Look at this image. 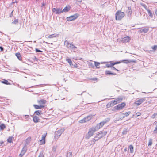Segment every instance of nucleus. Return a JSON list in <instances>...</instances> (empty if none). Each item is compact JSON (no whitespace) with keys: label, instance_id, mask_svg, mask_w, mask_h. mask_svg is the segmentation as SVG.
<instances>
[{"label":"nucleus","instance_id":"obj_1","mask_svg":"<svg viewBox=\"0 0 157 157\" xmlns=\"http://www.w3.org/2000/svg\"><path fill=\"white\" fill-rule=\"evenodd\" d=\"M47 101L44 99H41L37 101V103L39 105L34 104L33 106L36 109H40L44 108L45 107V104Z\"/></svg>","mask_w":157,"mask_h":157},{"label":"nucleus","instance_id":"obj_2","mask_svg":"<svg viewBox=\"0 0 157 157\" xmlns=\"http://www.w3.org/2000/svg\"><path fill=\"white\" fill-rule=\"evenodd\" d=\"M125 13L124 12L121 10H118L116 12L115 14V19L117 21L121 20L124 17Z\"/></svg>","mask_w":157,"mask_h":157},{"label":"nucleus","instance_id":"obj_3","mask_svg":"<svg viewBox=\"0 0 157 157\" xmlns=\"http://www.w3.org/2000/svg\"><path fill=\"white\" fill-rule=\"evenodd\" d=\"M126 106V104L125 103L122 102L114 106L113 109V111L121 110L125 107Z\"/></svg>","mask_w":157,"mask_h":157},{"label":"nucleus","instance_id":"obj_4","mask_svg":"<svg viewBox=\"0 0 157 157\" xmlns=\"http://www.w3.org/2000/svg\"><path fill=\"white\" fill-rule=\"evenodd\" d=\"M96 131V128L95 127H92L89 129L87 134L86 136V138L89 139L90 137L93 136Z\"/></svg>","mask_w":157,"mask_h":157},{"label":"nucleus","instance_id":"obj_5","mask_svg":"<svg viewBox=\"0 0 157 157\" xmlns=\"http://www.w3.org/2000/svg\"><path fill=\"white\" fill-rule=\"evenodd\" d=\"M107 133V132H101L98 134H96L95 136V138L97 137L98 139L96 140L95 139V140H98L99 139L105 136L106 135Z\"/></svg>","mask_w":157,"mask_h":157},{"label":"nucleus","instance_id":"obj_6","mask_svg":"<svg viewBox=\"0 0 157 157\" xmlns=\"http://www.w3.org/2000/svg\"><path fill=\"white\" fill-rule=\"evenodd\" d=\"M110 120L109 118L105 119L104 121H101L99 124H97V126L98 127V129L101 128L105 124L108 122Z\"/></svg>","mask_w":157,"mask_h":157},{"label":"nucleus","instance_id":"obj_7","mask_svg":"<svg viewBox=\"0 0 157 157\" xmlns=\"http://www.w3.org/2000/svg\"><path fill=\"white\" fill-rule=\"evenodd\" d=\"M64 131V129H61L56 131L55 132V138L56 139L58 138Z\"/></svg>","mask_w":157,"mask_h":157},{"label":"nucleus","instance_id":"obj_8","mask_svg":"<svg viewBox=\"0 0 157 157\" xmlns=\"http://www.w3.org/2000/svg\"><path fill=\"white\" fill-rule=\"evenodd\" d=\"M79 16L78 14L76 13L67 18V20L70 21L76 19Z\"/></svg>","mask_w":157,"mask_h":157},{"label":"nucleus","instance_id":"obj_9","mask_svg":"<svg viewBox=\"0 0 157 157\" xmlns=\"http://www.w3.org/2000/svg\"><path fill=\"white\" fill-rule=\"evenodd\" d=\"M145 101V98H141L135 101L134 104L136 106H138L140 105L142 103L144 102Z\"/></svg>","mask_w":157,"mask_h":157},{"label":"nucleus","instance_id":"obj_10","mask_svg":"<svg viewBox=\"0 0 157 157\" xmlns=\"http://www.w3.org/2000/svg\"><path fill=\"white\" fill-rule=\"evenodd\" d=\"M91 118V117L90 116H88L80 120L79 121V122L80 123H83L88 121L90 120Z\"/></svg>","mask_w":157,"mask_h":157},{"label":"nucleus","instance_id":"obj_11","mask_svg":"<svg viewBox=\"0 0 157 157\" xmlns=\"http://www.w3.org/2000/svg\"><path fill=\"white\" fill-rule=\"evenodd\" d=\"M47 133H46L44 134L42 136L41 139L40 140V144L42 145L45 144V138L47 135Z\"/></svg>","mask_w":157,"mask_h":157},{"label":"nucleus","instance_id":"obj_12","mask_svg":"<svg viewBox=\"0 0 157 157\" xmlns=\"http://www.w3.org/2000/svg\"><path fill=\"white\" fill-rule=\"evenodd\" d=\"M52 11L56 14H59L62 13V9L59 8H53L52 9Z\"/></svg>","mask_w":157,"mask_h":157},{"label":"nucleus","instance_id":"obj_13","mask_svg":"<svg viewBox=\"0 0 157 157\" xmlns=\"http://www.w3.org/2000/svg\"><path fill=\"white\" fill-rule=\"evenodd\" d=\"M116 102L113 100L111 101L110 102H109L106 105V107L107 108H109L115 105V103H116Z\"/></svg>","mask_w":157,"mask_h":157},{"label":"nucleus","instance_id":"obj_14","mask_svg":"<svg viewBox=\"0 0 157 157\" xmlns=\"http://www.w3.org/2000/svg\"><path fill=\"white\" fill-rule=\"evenodd\" d=\"M149 30V28L148 27L139 30V32L141 33H147Z\"/></svg>","mask_w":157,"mask_h":157},{"label":"nucleus","instance_id":"obj_15","mask_svg":"<svg viewBox=\"0 0 157 157\" xmlns=\"http://www.w3.org/2000/svg\"><path fill=\"white\" fill-rule=\"evenodd\" d=\"M130 40V38L129 36H127L122 38L121 40V42L123 43H126L129 42Z\"/></svg>","mask_w":157,"mask_h":157},{"label":"nucleus","instance_id":"obj_16","mask_svg":"<svg viewBox=\"0 0 157 157\" xmlns=\"http://www.w3.org/2000/svg\"><path fill=\"white\" fill-rule=\"evenodd\" d=\"M121 63V62H120L119 61H117L115 62H113V61H111L109 62L110 64L108 65L107 67H113L115 64H119Z\"/></svg>","mask_w":157,"mask_h":157},{"label":"nucleus","instance_id":"obj_17","mask_svg":"<svg viewBox=\"0 0 157 157\" xmlns=\"http://www.w3.org/2000/svg\"><path fill=\"white\" fill-rule=\"evenodd\" d=\"M66 46L67 48L71 49H74L76 48V47L75 46L72 44L71 43H67V44Z\"/></svg>","mask_w":157,"mask_h":157},{"label":"nucleus","instance_id":"obj_18","mask_svg":"<svg viewBox=\"0 0 157 157\" xmlns=\"http://www.w3.org/2000/svg\"><path fill=\"white\" fill-rule=\"evenodd\" d=\"M120 62H121L124 63H125L128 64L129 63L133 62V63H135L136 62L134 60H124L122 61H120Z\"/></svg>","mask_w":157,"mask_h":157},{"label":"nucleus","instance_id":"obj_19","mask_svg":"<svg viewBox=\"0 0 157 157\" xmlns=\"http://www.w3.org/2000/svg\"><path fill=\"white\" fill-rule=\"evenodd\" d=\"M70 7L69 6H66L65 7L63 10H62V13L63 12H66L70 10Z\"/></svg>","mask_w":157,"mask_h":157},{"label":"nucleus","instance_id":"obj_20","mask_svg":"<svg viewBox=\"0 0 157 157\" xmlns=\"http://www.w3.org/2000/svg\"><path fill=\"white\" fill-rule=\"evenodd\" d=\"M131 113V112L130 111H128L127 112L122 113V114L124 115L122 117V118L128 116Z\"/></svg>","mask_w":157,"mask_h":157},{"label":"nucleus","instance_id":"obj_21","mask_svg":"<svg viewBox=\"0 0 157 157\" xmlns=\"http://www.w3.org/2000/svg\"><path fill=\"white\" fill-rule=\"evenodd\" d=\"M123 100V98H118L116 99V100H113L116 101V103H115V105L117 104L118 103H120L121 101Z\"/></svg>","mask_w":157,"mask_h":157},{"label":"nucleus","instance_id":"obj_22","mask_svg":"<svg viewBox=\"0 0 157 157\" xmlns=\"http://www.w3.org/2000/svg\"><path fill=\"white\" fill-rule=\"evenodd\" d=\"M33 120L34 122L37 123L39 121V119L37 116H34L33 117Z\"/></svg>","mask_w":157,"mask_h":157},{"label":"nucleus","instance_id":"obj_23","mask_svg":"<svg viewBox=\"0 0 157 157\" xmlns=\"http://www.w3.org/2000/svg\"><path fill=\"white\" fill-rule=\"evenodd\" d=\"M31 140V138L30 137H28L25 140V143L26 144L29 143Z\"/></svg>","mask_w":157,"mask_h":157},{"label":"nucleus","instance_id":"obj_24","mask_svg":"<svg viewBox=\"0 0 157 157\" xmlns=\"http://www.w3.org/2000/svg\"><path fill=\"white\" fill-rule=\"evenodd\" d=\"M105 74L106 75H116V74H114L110 72V71H105Z\"/></svg>","mask_w":157,"mask_h":157},{"label":"nucleus","instance_id":"obj_25","mask_svg":"<svg viewBox=\"0 0 157 157\" xmlns=\"http://www.w3.org/2000/svg\"><path fill=\"white\" fill-rule=\"evenodd\" d=\"M130 152L131 153H133L134 152V148L133 146L132 145H130L129 146Z\"/></svg>","mask_w":157,"mask_h":157},{"label":"nucleus","instance_id":"obj_26","mask_svg":"<svg viewBox=\"0 0 157 157\" xmlns=\"http://www.w3.org/2000/svg\"><path fill=\"white\" fill-rule=\"evenodd\" d=\"M1 83L6 85H10V84L8 82L7 80L4 79L3 81L1 82Z\"/></svg>","mask_w":157,"mask_h":157},{"label":"nucleus","instance_id":"obj_27","mask_svg":"<svg viewBox=\"0 0 157 157\" xmlns=\"http://www.w3.org/2000/svg\"><path fill=\"white\" fill-rule=\"evenodd\" d=\"M147 11L148 12V13L149 14V15L150 17H153V14L151 11L149 9H147Z\"/></svg>","mask_w":157,"mask_h":157},{"label":"nucleus","instance_id":"obj_28","mask_svg":"<svg viewBox=\"0 0 157 157\" xmlns=\"http://www.w3.org/2000/svg\"><path fill=\"white\" fill-rule=\"evenodd\" d=\"M155 124L156 126L153 130V133L154 134H156L157 133V122L155 123Z\"/></svg>","mask_w":157,"mask_h":157},{"label":"nucleus","instance_id":"obj_29","mask_svg":"<svg viewBox=\"0 0 157 157\" xmlns=\"http://www.w3.org/2000/svg\"><path fill=\"white\" fill-rule=\"evenodd\" d=\"M13 137L10 136L9 137V138L7 140V141L9 143H11L12 142V141L13 140Z\"/></svg>","mask_w":157,"mask_h":157},{"label":"nucleus","instance_id":"obj_30","mask_svg":"<svg viewBox=\"0 0 157 157\" xmlns=\"http://www.w3.org/2000/svg\"><path fill=\"white\" fill-rule=\"evenodd\" d=\"M27 150V147L26 146H24L22 148V150L21 151V152H22L24 154L26 152Z\"/></svg>","mask_w":157,"mask_h":157},{"label":"nucleus","instance_id":"obj_31","mask_svg":"<svg viewBox=\"0 0 157 157\" xmlns=\"http://www.w3.org/2000/svg\"><path fill=\"white\" fill-rule=\"evenodd\" d=\"M16 56L19 60H21V57L19 53H16Z\"/></svg>","mask_w":157,"mask_h":157},{"label":"nucleus","instance_id":"obj_32","mask_svg":"<svg viewBox=\"0 0 157 157\" xmlns=\"http://www.w3.org/2000/svg\"><path fill=\"white\" fill-rule=\"evenodd\" d=\"M94 64L96 68H100L99 65L100 63H99L94 62Z\"/></svg>","mask_w":157,"mask_h":157},{"label":"nucleus","instance_id":"obj_33","mask_svg":"<svg viewBox=\"0 0 157 157\" xmlns=\"http://www.w3.org/2000/svg\"><path fill=\"white\" fill-rule=\"evenodd\" d=\"M152 144V140L151 139H150L149 140V142L148 143V146H151Z\"/></svg>","mask_w":157,"mask_h":157},{"label":"nucleus","instance_id":"obj_34","mask_svg":"<svg viewBox=\"0 0 157 157\" xmlns=\"http://www.w3.org/2000/svg\"><path fill=\"white\" fill-rule=\"evenodd\" d=\"M66 61L70 65H72V63L71 60L69 59H66Z\"/></svg>","mask_w":157,"mask_h":157},{"label":"nucleus","instance_id":"obj_35","mask_svg":"<svg viewBox=\"0 0 157 157\" xmlns=\"http://www.w3.org/2000/svg\"><path fill=\"white\" fill-rule=\"evenodd\" d=\"M6 128V126L4 124H2L0 125V128L1 130H3Z\"/></svg>","mask_w":157,"mask_h":157},{"label":"nucleus","instance_id":"obj_36","mask_svg":"<svg viewBox=\"0 0 157 157\" xmlns=\"http://www.w3.org/2000/svg\"><path fill=\"white\" fill-rule=\"evenodd\" d=\"M34 113L37 115H40L41 114V111L40 110H37L35 111Z\"/></svg>","mask_w":157,"mask_h":157},{"label":"nucleus","instance_id":"obj_37","mask_svg":"<svg viewBox=\"0 0 157 157\" xmlns=\"http://www.w3.org/2000/svg\"><path fill=\"white\" fill-rule=\"evenodd\" d=\"M56 37V36H55L54 34H52L48 36V38H52L54 37Z\"/></svg>","mask_w":157,"mask_h":157},{"label":"nucleus","instance_id":"obj_38","mask_svg":"<svg viewBox=\"0 0 157 157\" xmlns=\"http://www.w3.org/2000/svg\"><path fill=\"white\" fill-rule=\"evenodd\" d=\"M18 22V19H16L14 20L13 22L12 23L14 24H17Z\"/></svg>","mask_w":157,"mask_h":157},{"label":"nucleus","instance_id":"obj_39","mask_svg":"<svg viewBox=\"0 0 157 157\" xmlns=\"http://www.w3.org/2000/svg\"><path fill=\"white\" fill-rule=\"evenodd\" d=\"M151 48L154 50H156L157 49V45H155L152 46L151 47Z\"/></svg>","mask_w":157,"mask_h":157},{"label":"nucleus","instance_id":"obj_40","mask_svg":"<svg viewBox=\"0 0 157 157\" xmlns=\"http://www.w3.org/2000/svg\"><path fill=\"white\" fill-rule=\"evenodd\" d=\"M38 157H44L43 153L42 152H40Z\"/></svg>","mask_w":157,"mask_h":157},{"label":"nucleus","instance_id":"obj_41","mask_svg":"<svg viewBox=\"0 0 157 157\" xmlns=\"http://www.w3.org/2000/svg\"><path fill=\"white\" fill-rule=\"evenodd\" d=\"M24 155V154L21 151L20 154L19 155V156L20 157H22Z\"/></svg>","mask_w":157,"mask_h":157},{"label":"nucleus","instance_id":"obj_42","mask_svg":"<svg viewBox=\"0 0 157 157\" xmlns=\"http://www.w3.org/2000/svg\"><path fill=\"white\" fill-rule=\"evenodd\" d=\"M25 118L28 119L29 118V116L28 115H25Z\"/></svg>","mask_w":157,"mask_h":157},{"label":"nucleus","instance_id":"obj_43","mask_svg":"<svg viewBox=\"0 0 157 157\" xmlns=\"http://www.w3.org/2000/svg\"><path fill=\"white\" fill-rule=\"evenodd\" d=\"M36 52H42V51L40 50H39V49H36Z\"/></svg>","mask_w":157,"mask_h":157},{"label":"nucleus","instance_id":"obj_44","mask_svg":"<svg viewBox=\"0 0 157 157\" xmlns=\"http://www.w3.org/2000/svg\"><path fill=\"white\" fill-rule=\"evenodd\" d=\"M136 115H137V116H140L141 115V113H139V112L137 113H136Z\"/></svg>","mask_w":157,"mask_h":157},{"label":"nucleus","instance_id":"obj_45","mask_svg":"<svg viewBox=\"0 0 157 157\" xmlns=\"http://www.w3.org/2000/svg\"><path fill=\"white\" fill-rule=\"evenodd\" d=\"M0 49H1V51H3V48L1 46H0Z\"/></svg>","mask_w":157,"mask_h":157},{"label":"nucleus","instance_id":"obj_46","mask_svg":"<svg viewBox=\"0 0 157 157\" xmlns=\"http://www.w3.org/2000/svg\"><path fill=\"white\" fill-rule=\"evenodd\" d=\"M91 79L92 80H94V81L97 80V78H91Z\"/></svg>","mask_w":157,"mask_h":157},{"label":"nucleus","instance_id":"obj_47","mask_svg":"<svg viewBox=\"0 0 157 157\" xmlns=\"http://www.w3.org/2000/svg\"><path fill=\"white\" fill-rule=\"evenodd\" d=\"M113 69L115 70H116V71H119L116 68H115V67H113Z\"/></svg>","mask_w":157,"mask_h":157},{"label":"nucleus","instance_id":"obj_48","mask_svg":"<svg viewBox=\"0 0 157 157\" xmlns=\"http://www.w3.org/2000/svg\"><path fill=\"white\" fill-rule=\"evenodd\" d=\"M155 14L157 16V10H156L155 11Z\"/></svg>","mask_w":157,"mask_h":157},{"label":"nucleus","instance_id":"obj_49","mask_svg":"<svg viewBox=\"0 0 157 157\" xmlns=\"http://www.w3.org/2000/svg\"><path fill=\"white\" fill-rule=\"evenodd\" d=\"M155 114H154L152 116V118H155Z\"/></svg>","mask_w":157,"mask_h":157},{"label":"nucleus","instance_id":"obj_50","mask_svg":"<svg viewBox=\"0 0 157 157\" xmlns=\"http://www.w3.org/2000/svg\"><path fill=\"white\" fill-rule=\"evenodd\" d=\"M127 151V148H125V149H124V151H125H125Z\"/></svg>","mask_w":157,"mask_h":157},{"label":"nucleus","instance_id":"obj_51","mask_svg":"<svg viewBox=\"0 0 157 157\" xmlns=\"http://www.w3.org/2000/svg\"><path fill=\"white\" fill-rule=\"evenodd\" d=\"M15 2H16V3H17V1H15Z\"/></svg>","mask_w":157,"mask_h":157},{"label":"nucleus","instance_id":"obj_52","mask_svg":"<svg viewBox=\"0 0 157 157\" xmlns=\"http://www.w3.org/2000/svg\"><path fill=\"white\" fill-rule=\"evenodd\" d=\"M14 3V2H12V4H13Z\"/></svg>","mask_w":157,"mask_h":157},{"label":"nucleus","instance_id":"obj_53","mask_svg":"<svg viewBox=\"0 0 157 157\" xmlns=\"http://www.w3.org/2000/svg\"><path fill=\"white\" fill-rule=\"evenodd\" d=\"M80 0V2H81V0Z\"/></svg>","mask_w":157,"mask_h":157},{"label":"nucleus","instance_id":"obj_54","mask_svg":"<svg viewBox=\"0 0 157 157\" xmlns=\"http://www.w3.org/2000/svg\"><path fill=\"white\" fill-rule=\"evenodd\" d=\"M3 143V142H2L1 143V144H2Z\"/></svg>","mask_w":157,"mask_h":157}]
</instances>
